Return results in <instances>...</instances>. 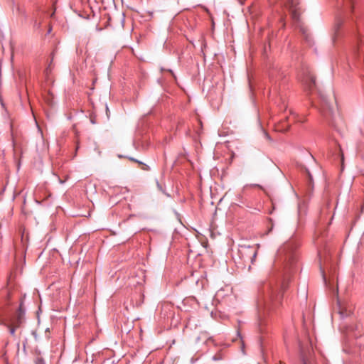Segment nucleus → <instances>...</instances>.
<instances>
[{
  "instance_id": "nucleus-8",
  "label": "nucleus",
  "mask_w": 364,
  "mask_h": 364,
  "mask_svg": "<svg viewBox=\"0 0 364 364\" xmlns=\"http://www.w3.org/2000/svg\"><path fill=\"white\" fill-rule=\"evenodd\" d=\"M338 314L341 318L348 316L351 313V309H348L344 304H342L340 301H338Z\"/></svg>"
},
{
  "instance_id": "nucleus-14",
  "label": "nucleus",
  "mask_w": 364,
  "mask_h": 364,
  "mask_svg": "<svg viewBox=\"0 0 364 364\" xmlns=\"http://www.w3.org/2000/svg\"><path fill=\"white\" fill-rule=\"evenodd\" d=\"M289 127H290V124H289V123H288L285 127H282L281 131H283V132L287 131L289 129Z\"/></svg>"
},
{
  "instance_id": "nucleus-2",
  "label": "nucleus",
  "mask_w": 364,
  "mask_h": 364,
  "mask_svg": "<svg viewBox=\"0 0 364 364\" xmlns=\"http://www.w3.org/2000/svg\"><path fill=\"white\" fill-rule=\"evenodd\" d=\"M283 291V284L273 286L270 283L265 284L262 288L263 301L262 304L259 303V306L263 305L264 308L269 309L272 305L277 306L282 300Z\"/></svg>"
},
{
  "instance_id": "nucleus-6",
  "label": "nucleus",
  "mask_w": 364,
  "mask_h": 364,
  "mask_svg": "<svg viewBox=\"0 0 364 364\" xmlns=\"http://www.w3.org/2000/svg\"><path fill=\"white\" fill-rule=\"evenodd\" d=\"M304 85L309 91L313 90L316 86V80L314 75L309 70L304 71L303 77L301 80Z\"/></svg>"
},
{
  "instance_id": "nucleus-10",
  "label": "nucleus",
  "mask_w": 364,
  "mask_h": 364,
  "mask_svg": "<svg viewBox=\"0 0 364 364\" xmlns=\"http://www.w3.org/2000/svg\"><path fill=\"white\" fill-rule=\"evenodd\" d=\"M4 325L9 329V331L10 334L12 336H15L16 335V330L19 327H16L15 325L11 324L6 321L4 322Z\"/></svg>"
},
{
  "instance_id": "nucleus-1",
  "label": "nucleus",
  "mask_w": 364,
  "mask_h": 364,
  "mask_svg": "<svg viewBox=\"0 0 364 364\" xmlns=\"http://www.w3.org/2000/svg\"><path fill=\"white\" fill-rule=\"evenodd\" d=\"M258 247V245L254 246L240 245L237 256L234 258L237 268L250 271L251 264L254 263L257 257Z\"/></svg>"
},
{
  "instance_id": "nucleus-11",
  "label": "nucleus",
  "mask_w": 364,
  "mask_h": 364,
  "mask_svg": "<svg viewBox=\"0 0 364 364\" xmlns=\"http://www.w3.org/2000/svg\"><path fill=\"white\" fill-rule=\"evenodd\" d=\"M129 159L131 160V161H133L134 162H136V163H138L139 164L143 165L142 169H144V170H149L148 166L146 165V164H144L142 162H141V161H138V160H136V159H135L134 158H132V157H129Z\"/></svg>"
},
{
  "instance_id": "nucleus-20",
  "label": "nucleus",
  "mask_w": 364,
  "mask_h": 364,
  "mask_svg": "<svg viewBox=\"0 0 364 364\" xmlns=\"http://www.w3.org/2000/svg\"><path fill=\"white\" fill-rule=\"evenodd\" d=\"M285 119L289 120V117H285Z\"/></svg>"
},
{
  "instance_id": "nucleus-21",
  "label": "nucleus",
  "mask_w": 364,
  "mask_h": 364,
  "mask_svg": "<svg viewBox=\"0 0 364 364\" xmlns=\"http://www.w3.org/2000/svg\"><path fill=\"white\" fill-rule=\"evenodd\" d=\"M363 124H364V120H363Z\"/></svg>"
},
{
  "instance_id": "nucleus-9",
  "label": "nucleus",
  "mask_w": 364,
  "mask_h": 364,
  "mask_svg": "<svg viewBox=\"0 0 364 364\" xmlns=\"http://www.w3.org/2000/svg\"><path fill=\"white\" fill-rule=\"evenodd\" d=\"M323 113L325 115V117H333L334 115L333 108L326 101L323 102Z\"/></svg>"
},
{
  "instance_id": "nucleus-5",
  "label": "nucleus",
  "mask_w": 364,
  "mask_h": 364,
  "mask_svg": "<svg viewBox=\"0 0 364 364\" xmlns=\"http://www.w3.org/2000/svg\"><path fill=\"white\" fill-rule=\"evenodd\" d=\"M294 246L291 243L285 244L282 247H280L278 250V253L279 255H284L286 257V259L290 264L291 266L293 265V263L295 260V256L294 254Z\"/></svg>"
},
{
  "instance_id": "nucleus-7",
  "label": "nucleus",
  "mask_w": 364,
  "mask_h": 364,
  "mask_svg": "<svg viewBox=\"0 0 364 364\" xmlns=\"http://www.w3.org/2000/svg\"><path fill=\"white\" fill-rule=\"evenodd\" d=\"M286 4L289 6V9L292 11V15L294 18L298 17V11L299 9V0H286Z\"/></svg>"
},
{
  "instance_id": "nucleus-18",
  "label": "nucleus",
  "mask_w": 364,
  "mask_h": 364,
  "mask_svg": "<svg viewBox=\"0 0 364 364\" xmlns=\"http://www.w3.org/2000/svg\"><path fill=\"white\" fill-rule=\"evenodd\" d=\"M289 112L291 115H294V113L292 111L290 110Z\"/></svg>"
},
{
  "instance_id": "nucleus-16",
  "label": "nucleus",
  "mask_w": 364,
  "mask_h": 364,
  "mask_svg": "<svg viewBox=\"0 0 364 364\" xmlns=\"http://www.w3.org/2000/svg\"><path fill=\"white\" fill-rule=\"evenodd\" d=\"M307 173H308V175H309V179L311 181V179H312V176H311V173H309V171H307Z\"/></svg>"
},
{
  "instance_id": "nucleus-4",
  "label": "nucleus",
  "mask_w": 364,
  "mask_h": 364,
  "mask_svg": "<svg viewBox=\"0 0 364 364\" xmlns=\"http://www.w3.org/2000/svg\"><path fill=\"white\" fill-rule=\"evenodd\" d=\"M26 308L23 299H21L18 308L11 314L5 321L15 325L16 327H21L25 322Z\"/></svg>"
},
{
  "instance_id": "nucleus-19",
  "label": "nucleus",
  "mask_w": 364,
  "mask_h": 364,
  "mask_svg": "<svg viewBox=\"0 0 364 364\" xmlns=\"http://www.w3.org/2000/svg\"><path fill=\"white\" fill-rule=\"evenodd\" d=\"M254 186H258V187H260V186H259L258 184H255L253 185Z\"/></svg>"
},
{
  "instance_id": "nucleus-15",
  "label": "nucleus",
  "mask_w": 364,
  "mask_h": 364,
  "mask_svg": "<svg viewBox=\"0 0 364 364\" xmlns=\"http://www.w3.org/2000/svg\"><path fill=\"white\" fill-rule=\"evenodd\" d=\"M164 70H166V69H164V68H161V72H162V71H164ZM166 71H168V73H171V75L172 76H173V72H172V70H171V69H167V70H166Z\"/></svg>"
},
{
  "instance_id": "nucleus-13",
  "label": "nucleus",
  "mask_w": 364,
  "mask_h": 364,
  "mask_svg": "<svg viewBox=\"0 0 364 364\" xmlns=\"http://www.w3.org/2000/svg\"><path fill=\"white\" fill-rule=\"evenodd\" d=\"M262 133H263V135H264V136L265 137L266 139H267L269 141H272L271 136H269V134L267 132H265L264 130L262 129Z\"/></svg>"
},
{
  "instance_id": "nucleus-3",
  "label": "nucleus",
  "mask_w": 364,
  "mask_h": 364,
  "mask_svg": "<svg viewBox=\"0 0 364 364\" xmlns=\"http://www.w3.org/2000/svg\"><path fill=\"white\" fill-rule=\"evenodd\" d=\"M337 6L340 9V14L336 17L333 26L334 33L338 35V30L344 22L343 15L353 10L356 0H336Z\"/></svg>"
},
{
  "instance_id": "nucleus-12",
  "label": "nucleus",
  "mask_w": 364,
  "mask_h": 364,
  "mask_svg": "<svg viewBox=\"0 0 364 364\" xmlns=\"http://www.w3.org/2000/svg\"><path fill=\"white\" fill-rule=\"evenodd\" d=\"M34 363L35 364H46V362L43 360V358L39 356L36 358Z\"/></svg>"
},
{
  "instance_id": "nucleus-17",
  "label": "nucleus",
  "mask_w": 364,
  "mask_h": 364,
  "mask_svg": "<svg viewBox=\"0 0 364 364\" xmlns=\"http://www.w3.org/2000/svg\"><path fill=\"white\" fill-rule=\"evenodd\" d=\"M302 362H303V364H306L305 359L304 358H302Z\"/></svg>"
}]
</instances>
